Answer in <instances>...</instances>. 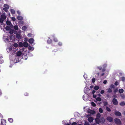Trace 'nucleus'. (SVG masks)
<instances>
[{
	"instance_id": "obj_32",
	"label": "nucleus",
	"mask_w": 125,
	"mask_h": 125,
	"mask_svg": "<svg viewBox=\"0 0 125 125\" xmlns=\"http://www.w3.org/2000/svg\"><path fill=\"white\" fill-rule=\"evenodd\" d=\"M96 100L97 101H100L101 100V99L100 97H97L96 98Z\"/></svg>"
},
{
	"instance_id": "obj_61",
	"label": "nucleus",
	"mask_w": 125,
	"mask_h": 125,
	"mask_svg": "<svg viewBox=\"0 0 125 125\" xmlns=\"http://www.w3.org/2000/svg\"><path fill=\"white\" fill-rule=\"evenodd\" d=\"M114 87V85H111V87L112 88H113Z\"/></svg>"
},
{
	"instance_id": "obj_21",
	"label": "nucleus",
	"mask_w": 125,
	"mask_h": 125,
	"mask_svg": "<svg viewBox=\"0 0 125 125\" xmlns=\"http://www.w3.org/2000/svg\"><path fill=\"white\" fill-rule=\"evenodd\" d=\"M3 37L4 39V41H9V39L7 38L5 36H4Z\"/></svg>"
},
{
	"instance_id": "obj_46",
	"label": "nucleus",
	"mask_w": 125,
	"mask_h": 125,
	"mask_svg": "<svg viewBox=\"0 0 125 125\" xmlns=\"http://www.w3.org/2000/svg\"><path fill=\"white\" fill-rule=\"evenodd\" d=\"M32 35V34L31 33H29L28 34V37H31Z\"/></svg>"
},
{
	"instance_id": "obj_37",
	"label": "nucleus",
	"mask_w": 125,
	"mask_h": 125,
	"mask_svg": "<svg viewBox=\"0 0 125 125\" xmlns=\"http://www.w3.org/2000/svg\"><path fill=\"white\" fill-rule=\"evenodd\" d=\"M106 110L108 112H110L111 111V110L108 107H106Z\"/></svg>"
},
{
	"instance_id": "obj_16",
	"label": "nucleus",
	"mask_w": 125,
	"mask_h": 125,
	"mask_svg": "<svg viewBox=\"0 0 125 125\" xmlns=\"http://www.w3.org/2000/svg\"><path fill=\"white\" fill-rule=\"evenodd\" d=\"M23 46L26 47H27L28 46V44L27 42H25L23 43Z\"/></svg>"
},
{
	"instance_id": "obj_43",
	"label": "nucleus",
	"mask_w": 125,
	"mask_h": 125,
	"mask_svg": "<svg viewBox=\"0 0 125 125\" xmlns=\"http://www.w3.org/2000/svg\"><path fill=\"white\" fill-rule=\"evenodd\" d=\"M96 69H98L99 70H101L102 69V67L101 66L98 67L96 68Z\"/></svg>"
},
{
	"instance_id": "obj_11",
	"label": "nucleus",
	"mask_w": 125,
	"mask_h": 125,
	"mask_svg": "<svg viewBox=\"0 0 125 125\" xmlns=\"http://www.w3.org/2000/svg\"><path fill=\"white\" fill-rule=\"evenodd\" d=\"M115 115L117 116H120L121 115V113L119 111H115Z\"/></svg>"
},
{
	"instance_id": "obj_23",
	"label": "nucleus",
	"mask_w": 125,
	"mask_h": 125,
	"mask_svg": "<svg viewBox=\"0 0 125 125\" xmlns=\"http://www.w3.org/2000/svg\"><path fill=\"white\" fill-rule=\"evenodd\" d=\"M10 11L12 14H14L15 13V10L13 9H11L10 10Z\"/></svg>"
},
{
	"instance_id": "obj_13",
	"label": "nucleus",
	"mask_w": 125,
	"mask_h": 125,
	"mask_svg": "<svg viewBox=\"0 0 125 125\" xmlns=\"http://www.w3.org/2000/svg\"><path fill=\"white\" fill-rule=\"evenodd\" d=\"M1 122L2 125H6V121L4 119L1 120Z\"/></svg>"
},
{
	"instance_id": "obj_19",
	"label": "nucleus",
	"mask_w": 125,
	"mask_h": 125,
	"mask_svg": "<svg viewBox=\"0 0 125 125\" xmlns=\"http://www.w3.org/2000/svg\"><path fill=\"white\" fill-rule=\"evenodd\" d=\"M105 119L103 117L100 120V122L102 123H104L105 122Z\"/></svg>"
},
{
	"instance_id": "obj_29",
	"label": "nucleus",
	"mask_w": 125,
	"mask_h": 125,
	"mask_svg": "<svg viewBox=\"0 0 125 125\" xmlns=\"http://www.w3.org/2000/svg\"><path fill=\"white\" fill-rule=\"evenodd\" d=\"M13 46L15 48H17L18 46V45L17 43H15L13 44Z\"/></svg>"
},
{
	"instance_id": "obj_60",
	"label": "nucleus",
	"mask_w": 125,
	"mask_h": 125,
	"mask_svg": "<svg viewBox=\"0 0 125 125\" xmlns=\"http://www.w3.org/2000/svg\"><path fill=\"white\" fill-rule=\"evenodd\" d=\"M95 92V91L94 90H93L92 92V93L93 94H94V93Z\"/></svg>"
},
{
	"instance_id": "obj_25",
	"label": "nucleus",
	"mask_w": 125,
	"mask_h": 125,
	"mask_svg": "<svg viewBox=\"0 0 125 125\" xmlns=\"http://www.w3.org/2000/svg\"><path fill=\"white\" fill-rule=\"evenodd\" d=\"M28 49L29 50L32 51L33 50L34 48L33 47H32L31 46H29L28 47Z\"/></svg>"
},
{
	"instance_id": "obj_49",
	"label": "nucleus",
	"mask_w": 125,
	"mask_h": 125,
	"mask_svg": "<svg viewBox=\"0 0 125 125\" xmlns=\"http://www.w3.org/2000/svg\"><path fill=\"white\" fill-rule=\"evenodd\" d=\"M13 31L12 30H11L10 31L9 33L10 34H12L13 33Z\"/></svg>"
},
{
	"instance_id": "obj_10",
	"label": "nucleus",
	"mask_w": 125,
	"mask_h": 125,
	"mask_svg": "<svg viewBox=\"0 0 125 125\" xmlns=\"http://www.w3.org/2000/svg\"><path fill=\"white\" fill-rule=\"evenodd\" d=\"M21 51H22V52H23L22 51H19L17 52L16 53V56L17 57H18L20 56L22 54H23V53H22L21 52Z\"/></svg>"
},
{
	"instance_id": "obj_44",
	"label": "nucleus",
	"mask_w": 125,
	"mask_h": 125,
	"mask_svg": "<svg viewBox=\"0 0 125 125\" xmlns=\"http://www.w3.org/2000/svg\"><path fill=\"white\" fill-rule=\"evenodd\" d=\"M84 125H89V124L88 122H85L84 123Z\"/></svg>"
},
{
	"instance_id": "obj_9",
	"label": "nucleus",
	"mask_w": 125,
	"mask_h": 125,
	"mask_svg": "<svg viewBox=\"0 0 125 125\" xmlns=\"http://www.w3.org/2000/svg\"><path fill=\"white\" fill-rule=\"evenodd\" d=\"M113 102L114 104L117 105L118 104V102L117 99L115 98L113 99Z\"/></svg>"
},
{
	"instance_id": "obj_6",
	"label": "nucleus",
	"mask_w": 125,
	"mask_h": 125,
	"mask_svg": "<svg viewBox=\"0 0 125 125\" xmlns=\"http://www.w3.org/2000/svg\"><path fill=\"white\" fill-rule=\"evenodd\" d=\"M83 98L85 101H86L88 100V94H85L83 95Z\"/></svg>"
},
{
	"instance_id": "obj_42",
	"label": "nucleus",
	"mask_w": 125,
	"mask_h": 125,
	"mask_svg": "<svg viewBox=\"0 0 125 125\" xmlns=\"http://www.w3.org/2000/svg\"><path fill=\"white\" fill-rule=\"evenodd\" d=\"M112 92V90L110 88H109L108 89V92L109 93H111Z\"/></svg>"
},
{
	"instance_id": "obj_52",
	"label": "nucleus",
	"mask_w": 125,
	"mask_h": 125,
	"mask_svg": "<svg viewBox=\"0 0 125 125\" xmlns=\"http://www.w3.org/2000/svg\"><path fill=\"white\" fill-rule=\"evenodd\" d=\"M72 125H77V124L75 122H74L72 123Z\"/></svg>"
},
{
	"instance_id": "obj_22",
	"label": "nucleus",
	"mask_w": 125,
	"mask_h": 125,
	"mask_svg": "<svg viewBox=\"0 0 125 125\" xmlns=\"http://www.w3.org/2000/svg\"><path fill=\"white\" fill-rule=\"evenodd\" d=\"M120 105L121 106H123L125 105V103L124 102H122L120 104Z\"/></svg>"
},
{
	"instance_id": "obj_57",
	"label": "nucleus",
	"mask_w": 125,
	"mask_h": 125,
	"mask_svg": "<svg viewBox=\"0 0 125 125\" xmlns=\"http://www.w3.org/2000/svg\"><path fill=\"white\" fill-rule=\"evenodd\" d=\"M9 27H6V29L7 30H9Z\"/></svg>"
},
{
	"instance_id": "obj_45",
	"label": "nucleus",
	"mask_w": 125,
	"mask_h": 125,
	"mask_svg": "<svg viewBox=\"0 0 125 125\" xmlns=\"http://www.w3.org/2000/svg\"><path fill=\"white\" fill-rule=\"evenodd\" d=\"M104 91L103 90H102L101 91L100 93L101 94H103L104 93Z\"/></svg>"
},
{
	"instance_id": "obj_58",
	"label": "nucleus",
	"mask_w": 125,
	"mask_h": 125,
	"mask_svg": "<svg viewBox=\"0 0 125 125\" xmlns=\"http://www.w3.org/2000/svg\"><path fill=\"white\" fill-rule=\"evenodd\" d=\"M17 12L18 13V14H19V15H20V14H21V13L20 12V11H17Z\"/></svg>"
},
{
	"instance_id": "obj_31",
	"label": "nucleus",
	"mask_w": 125,
	"mask_h": 125,
	"mask_svg": "<svg viewBox=\"0 0 125 125\" xmlns=\"http://www.w3.org/2000/svg\"><path fill=\"white\" fill-rule=\"evenodd\" d=\"M91 105L93 106H95L96 105L93 102L91 103Z\"/></svg>"
},
{
	"instance_id": "obj_17",
	"label": "nucleus",
	"mask_w": 125,
	"mask_h": 125,
	"mask_svg": "<svg viewBox=\"0 0 125 125\" xmlns=\"http://www.w3.org/2000/svg\"><path fill=\"white\" fill-rule=\"evenodd\" d=\"M17 19L19 20H21L23 19V18L22 16H19L17 17Z\"/></svg>"
},
{
	"instance_id": "obj_34",
	"label": "nucleus",
	"mask_w": 125,
	"mask_h": 125,
	"mask_svg": "<svg viewBox=\"0 0 125 125\" xmlns=\"http://www.w3.org/2000/svg\"><path fill=\"white\" fill-rule=\"evenodd\" d=\"M52 37H53V38H54V35H52ZM54 41L55 42H57L58 41V40H57V39L56 38H54Z\"/></svg>"
},
{
	"instance_id": "obj_18",
	"label": "nucleus",
	"mask_w": 125,
	"mask_h": 125,
	"mask_svg": "<svg viewBox=\"0 0 125 125\" xmlns=\"http://www.w3.org/2000/svg\"><path fill=\"white\" fill-rule=\"evenodd\" d=\"M99 118H96L95 119V121L96 122L97 124H99L100 121L99 119Z\"/></svg>"
},
{
	"instance_id": "obj_14",
	"label": "nucleus",
	"mask_w": 125,
	"mask_h": 125,
	"mask_svg": "<svg viewBox=\"0 0 125 125\" xmlns=\"http://www.w3.org/2000/svg\"><path fill=\"white\" fill-rule=\"evenodd\" d=\"M20 32L19 31V33H20V34H19L18 33L17 34L16 36V38H17L18 39H20L21 38V36L20 34Z\"/></svg>"
},
{
	"instance_id": "obj_36",
	"label": "nucleus",
	"mask_w": 125,
	"mask_h": 125,
	"mask_svg": "<svg viewBox=\"0 0 125 125\" xmlns=\"http://www.w3.org/2000/svg\"><path fill=\"white\" fill-rule=\"evenodd\" d=\"M99 111L101 113H102L103 112V110L101 108H100L99 109Z\"/></svg>"
},
{
	"instance_id": "obj_59",
	"label": "nucleus",
	"mask_w": 125,
	"mask_h": 125,
	"mask_svg": "<svg viewBox=\"0 0 125 125\" xmlns=\"http://www.w3.org/2000/svg\"><path fill=\"white\" fill-rule=\"evenodd\" d=\"M103 66L104 67H106L107 66V65L106 64H105L103 65Z\"/></svg>"
},
{
	"instance_id": "obj_41",
	"label": "nucleus",
	"mask_w": 125,
	"mask_h": 125,
	"mask_svg": "<svg viewBox=\"0 0 125 125\" xmlns=\"http://www.w3.org/2000/svg\"><path fill=\"white\" fill-rule=\"evenodd\" d=\"M119 84V83L117 81H116L115 83V85H118Z\"/></svg>"
},
{
	"instance_id": "obj_56",
	"label": "nucleus",
	"mask_w": 125,
	"mask_h": 125,
	"mask_svg": "<svg viewBox=\"0 0 125 125\" xmlns=\"http://www.w3.org/2000/svg\"><path fill=\"white\" fill-rule=\"evenodd\" d=\"M58 45L61 46L62 45V43L61 42H59V43H58Z\"/></svg>"
},
{
	"instance_id": "obj_38",
	"label": "nucleus",
	"mask_w": 125,
	"mask_h": 125,
	"mask_svg": "<svg viewBox=\"0 0 125 125\" xmlns=\"http://www.w3.org/2000/svg\"><path fill=\"white\" fill-rule=\"evenodd\" d=\"M23 58L25 60H26L27 59V57L26 55H24V57H23Z\"/></svg>"
},
{
	"instance_id": "obj_30",
	"label": "nucleus",
	"mask_w": 125,
	"mask_h": 125,
	"mask_svg": "<svg viewBox=\"0 0 125 125\" xmlns=\"http://www.w3.org/2000/svg\"><path fill=\"white\" fill-rule=\"evenodd\" d=\"M22 29L23 31H25L27 29V27L25 26H23L22 27Z\"/></svg>"
},
{
	"instance_id": "obj_28",
	"label": "nucleus",
	"mask_w": 125,
	"mask_h": 125,
	"mask_svg": "<svg viewBox=\"0 0 125 125\" xmlns=\"http://www.w3.org/2000/svg\"><path fill=\"white\" fill-rule=\"evenodd\" d=\"M99 88V87L98 86H95L94 87V89L96 90H97Z\"/></svg>"
},
{
	"instance_id": "obj_27",
	"label": "nucleus",
	"mask_w": 125,
	"mask_h": 125,
	"mask_svg": "<svg viewBox=\"0 0 125 125\" xmlns=\"http://www.w3.org/2000/svg\"><path fill=\"white\" fill-rule=\"evenodd\" d=\"M119 92L120 93H122L124 92V90L123 89H120L119 90Z\"/></svg>"
},
{
	"instance_id": "obj_15",
	"label": "nucleus",
	"mask_w": 125,
	"mask_h": 125,
	"mask_svg": "<svg viewBox=\"0 0 125 125\" xmlns=\"http://www.w3.org/2000/svg\"><path fill=\"white\" fill-rule=\"evenodd\" d=\"M88 112L92 114H94L95 113V112L93 110H88Z\"/></svg>"
},
{
	"instance_id": "obj_55",
	"label": "nucleus",
	"mask_w": 125,
	"mask_h": 125,
	"mask_svg": "<svg viewBox=\"0 0 125 125\" xmlns=\"http://www.w3.org/2000/svg\"><path fill=\"white\" fill-rule=\"evenodd\" d=\"M28 39L27 38H25L24 39V40L25 41H28Z\"/></svg>"
},
{
	"instance_id": "obj_47",
	"label": "nucleus",
	"mask_w": 125,
	"mask_h": 125,
	"mask_svg": "<svg viewBox=\"0 0 125 125\" xmlns=\"http://www.w3.org/2000/svg\"><path fill=\"white\" fill-rule=\"evenodd\" d=\"M83 77L85 79H86L87 78V75L86 74H84L83 75Z\"/></svg>"
},
{
	"instance_id": "obj_4",
	"label": "nucleus",
	"mask_w": 125,
	"mask_h": 125,
	"mask_svg": "<svg viewBox=\"0 0 125 125\" xmlns=\"http://www.w3.org/2000/svg\"><path fill=\"white\" fill-rule=\"evenodd\" d=\"M9 7V5L7 4H5L4 5V7L3 8V10L7 12Z\"/></svg>"
},
{
	"instance_id": "obj_62",
	"label": "nucleus",
	"mask_w": 125,
	"mask_h": 125,
	"mask_svg": "<svg viewBox=\"0 0 125 125\" xmlns=\"http://www.w3.org/2000/svg\"><path fill=\"white\" fill-rule=\"evenodd\" d=\"M107 103L106 102H105L104 103V105H107Z\"/></svg>"
},
{
	"instance_id": "obj_1",
	"label": "nucleus",
	"mask_w": 125,
	"mask_h": 125,
	"mask_svg": "<svg viewBox=\"0 0 125 125\" xmlns=\"http://www.w3.org/2000/svg\"><path fill=\"white\" fill-rule=\"evenodd\" d=\"M6 18V15L5 14H3L1 15L0 19V23H3V21L5 20Z\"/></svg>"
},
{
	"instance_id": "obj_39",
	"label": "nucleus",
	"mask_w": 125,
	"mask_h": 125,
	"mask_svg": "<svg viewBox=\"0 0 125 125\" xmlns=\"http://www.w3.org/2000/svg\"><path fill=\"white\" fill-rule=\"evenodd\" d=\"M14 29L15 30H17L18 29V28L17 26L15 25L14 26Z\"/></svg>"
},
{
	"instance_id": "obj_50",
	"label": "nucleus",
	"mask_w": 125,
	"mask_h": 125,
	"mask_svg": "<svg viewBox=\"0 0 125 125\" xmlns=\"http://www.w3.org/2000/svg\"><path fill=\"white\" fill-rule=\"evenodd\" d=\"M125 80V77H123L121 79V80L122 81H124Z\"/></svg>"
},
{
	"instance_id": "obj_54",
	"label": "nucleus",
	"mask_w": 125,
	"mask_h": 125,
	"mask_svg": "<svg viewBox=\"0 0 125 125\" xmlns=\"http://www.w3.org/2000/svg\"><path fill=\"white\" fill-rule=\"evenodd\" d=\"M103 83L104 84H106L107 83V81L106 80H104V81L103 82Z\"/></svg>"
},
{
	"instance_id": "obj_26",
	"label": "nucleus",
	"mask_w": 125,
	"mask_h": 125,
	"mask_svg": "<svg viewBox=\"0 0 125 125\" xmlns=\"http://www.w3.org/2000/svg\"><path fill=\"white\" fill-rule=\"evenodd\" d=\"M50 37H49L48 38L49 39L47 40V42L48 43H51L52 42V40L51 39H50Z\"/></svg>"
},
{
	"instance_id": "obj_64",
	"label": "nucleus",
	"mask_w": 125,
	"mask_h": 125,
	"mask_svg": "<svg viewBox=\"0 0 125 125\" xmlns=\"http://www.w3.org/2000/svg\"><path fill=\"white\" fill-rule=\"evenodd\" d=\"M105 69H103L102 70V71L103 72H104V71H105Z\"/></svg>"
},
{
	"instance_id": "obj_3",
	"label": "nucleus",
	"mask_w": 125,
	"mask_h": 125,
	"mask_svg": "<svg viewBox=\"0 0 125 125\" xmlns=\"http://www.w3.org/2000/svg\"><path fill=\"white\" fill-rule=\"evenodd\" d=\"M90 90V89L86 87L84 88V92L85 94H88L89 93V91Z\"/></svg>"
},
{
	"instance_id": "obj_2",
	"label": "nucleus",
	"mask_w": 125,
	"mask_h": 125,
	"mask_svg": "<svg viewBox=\"0 0 125 125\" xmlns=\"http://www.w3.org/2000/svg\"><path fill=\"white\" fill-rule=\"evenodd\" d=\"M115 122L116 124L120 125L121 124V122L120 120L118 118H115Z\"/></svg>"
},
{
	"instance_id": "obj_51",
	"label": "nucleus",
	"mask_w": 125,
	"mask_h": 125,
	"mask_svg": "<svg viewBox=\"0 0 125 125\" xmlns=\"http://www.w3.org/2000/svg\"><path fill=\"white\" fill-rule=\"evenodd\" d=\"M95 81V79H94V78H93V79L92 80V82L93 83H94Z\"/></svg>"
},
{
	"instance_id": "obj_12",
	"label": "nucleus",
	"mask_w": 125,
	"mask_h": 125,
	"mask_svg": "<svg viewBox=\"0 0 125 125\" xmlns=\"http://www.w3.org/2000/svg\"><path fill=\"white\" fill-rule=\"evenodd\" d=\"M34 40L32 38H31L28 40L30 44H32L34 42Z\"/></svg>"
},
{
	"instance_id": "obj_24",
	"label": "nucleus",
	"mask_w": 125,
	"mask_h": 125,
	"mask_svg": "<svg viewBox=\"0 0 125 125\" xmlns=\"http://www.w3.org/2000/svg\"><path fill=\"white\" fill-rule=\"evenodd\" d=\"M23 44L22 42H20L19 43V45L20 47H22L23 46Z\"/></svg>"
},
{
	"instance_id": "obj_33",
	"label": "nucleus",
	"mask_w": 125,
	"mask_h": 125,
	"mask_svg": "<svg viewBox=\"0 0 125 125\" xmlns=\"http://www.w3.org/2000/svg\"><path fill=\"white\" fill-rule=\"evenodd\" d=\"M10 123H12L13 121V120L12 118H10L8 119Z\"/></svg>"
},
{
	"instance_id": "obj_40",
	"label": "nucleus",
	"mask_w": 125,
	"mask_h": 125,
	"mask_svg": "<svg viewBox=\"0 0 125 125\" xmlns=\"http://www.w3.org/2000/svg\"><path fill=\"white\" fill-rule=\"evenodd\" d=\"M6 23L7 25H10L11 23L10 21H6Z\"/></svg>"
},
{
	"instance_id": "obj_7",
	"label": "nucleus",
	"mask_w": 125,
	"mask_h": 125,
	"mask_svg": "<svg viewBox=\"0 0 125 125\" xmlns=\"http://www.w3.org/2000/svg\"><path fill=\"white\" fill-rule=\"evenodd\" d=\"M106 119L109 122H112L113 121V119L112 117L110 116H108L107 117Z\"/></svg>"
},
{
	"instance_id": "obj_35",
	"label": "nucleus",
	"mask_w": 125,
	"mask_h": 125,
	"mask_svg": "<svg viewBox=\"0 0 125 125\" xmlns=\"http://www.w3.org/2000/svg\"><path fill=\"white\" fill-rule=\"evenodd\" d=\"M97 118H99L101 116V114L99 113L97 114L96 115Z\"/></svg>"
},
{
	"instance_id": "obj_63",
	"label": "nucleus",
	"mask_w": 125,
	"mask_h": 125,
	"mask_svg": "<svg viewBox=\"0 0 125 125\" xmlns=\"http://www.w3.org/2000/svg\"><path fill=\"white\" fill-rule=\"evenodd\" d=\"M96 95H94L93 96V97L94 98H96Z\"/></svg>"
},
{
	"instance_id": "obj_8",
	"label": "nucleus",
	"mask_w": 125,
	"mask_h": 125,
	"mask_svg": "<svg viewBox=\"0 0 125 125\" xmlns=\"http://www.w3.org/2000/svg\"><path fill=\"white\" fill-rule=\"evenodd\" d=\"M89 115H88L87 116V118H88V120L91 123L92 122L93 120H94V118L92 117H89Z\"/></svg>"
},
{
	"instance_id": "obj_53",
	"label": "nucleus",
	"mask_w": 125,
	"mask_h": 125,
	"mask_svg": "<svg viewBox=\"0 0 125 125\" xmlns=\"http://www.w3.org/2000/svg\"><path fill=\"white\" fill-rule=\"evenodd\" d=\"M12 20L13 21H15L16 20L15 18L13 17H12Z\"/></svg>"
},
{
	"instance_id": "obj_20",
	"label": "nucleus",
	"mask_w": 125,
	"mask_h": 125,
	"mask_svg": "<svg viewBox=\"0 0 125 125\" xmlns=\"http://www.w3.org/2000/svg\"><path fill=\"white\" fill-rule=\"evenodd\" d=\"M12 50V49L10 47H8L7 49V51L8 52H10Z\"/></svg>"
},
{
	"instance_id": "obj_48",
	"label": "nucleus",
	"mask_w": 125,
	"mask_h": 125,
	"mask_svg": "<svg viewBox=\"0 0 125 125\" xmlns=\"http://www.w3.org/2000/svg\"><path fill=\"white\" fill-rule=\"evenodd\" d=\"M10 38L12 40L14 39V36L12 35L10 37Z\"/></svg>"
},
{
	"instance_id": "obj_5",
	"label": "nucleus",
	"mask_w": 125,
	"mask_h": 125,
	"mask_svg": "<svg viewBox=\"0 0 125 125\" xmlns=\"http://www.w3.org/2000/svg\"><path fill=\"white\" fill-rule=\"evenodd\" d=\"M16 58L15 59L14 58L13 59H12V61H13L14 63H17L19 61V59L18 57L16 56Z\"/></svg>"
}]
</instances>
